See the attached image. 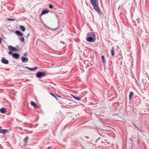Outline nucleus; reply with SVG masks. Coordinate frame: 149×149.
<instances>
[{
    "label": "nucleus",
    "instance_id": "nucleus-1",
    "mask_svg": "<svg viewBox=\"0 0 149 149\" xmlns=\"http://www.w3.org/2000/svg\"><path fill=\"white\" fill-rule=\"evenodd\" d=\"M90 0L91 4L93 6V9L100 14V9L99 6L98 0Z\"/></svg>",
    "mask_w": 149,
    "mask_h": 149
},
{
    "label": "nucleus",
    "instance_id": "nucleus-2",
    "mask_svg": "<svg viewBox=\"0 0 149 149\" xmlns=\"http://www.w3.org/2000/svg\"><path fill=\"white\" fill-rule=\"evenodd\" d=\"M46 76L45 72H39L37 73L36 76L37 78H41Z\"/></svg>",
    "mask_w": 149,
    "mask_h": 149
},
{
    "label": "nucleus",
    "instance_id": "nucleus-3",
    "mask_svg": "<svg viewBox=\"0 0 149 149\" xmlns=\"http://www.w3.org/2000/svg\"><path fill=\"white\" fill-rule=\"evenodd\" d=\"M86 40L87 41L90 42H94L95 41L96 38L91 37H87L86 38Z\"/></svg>",
    "mask_w": 149,
    "mask_h": 149
},
{
    "label": "nucleus",
    "instance_id": "nucleus-4",
    "mask_svg": "<svg viewBox=\"0 0 149 149\" xmlns=\"http://www.w3.org/2000/svg\"><path fill=\"white\" fill-rule=\"evenodd\" d=\"M95 34L93 32H88L86 34L87 37H91L95 38Z\"/></svg>",
    "mask_w": 149,
    "mask_h": 149
},
{
    "label": "nucleus",
    "instance_id": "nucleus-5",
    "mask_svg": "<svg viewBox=\"0 0 149 149\" xmlns=\"http://www.w3.org/2000/svg\"><path fill=\"white\" fill-rule=\"evenodd\" d=\"M8 48L11 51H17V49L11 45H9Z\"/></svg>",
    "mask_w": 149,
    "mask_h": 149
},
{
    "label": "nucleus",
    "instance_id": "nucleus-6",
    "mask_svg": "<svg viewBox=\"0 0 149 149\" xmlns=\"http://www.w3.org/2000/svg\"><path fill=\"white\" fill-rule=\"evenodd\" d=\"M21 58L22 59V62L27 63L28 61V59L27 57H23V56H22L21 57Z\"/></svg>",
    "mask_w": 149,
    "mask_h": 149
},
{
    "label": "nucleus",
    "instance_id": "nucleus-7",
    "mask_svg": "<svg viewBox=\"0 0 149 149\" xmlns=\"http://www.w3.org/2000/svg\"><path fill=\"white\" fill-rule=\"evenodd\" d=\"M1 62L5 64H8L9 63L8 61L6 59H5L4 58H3L1 59Z\"/></svg>",
    "mask_w": 149,
    "mask_h": 149
},
{
    "label": "nucleus",
    "instance_id": "nucleus-8",
    "mask_svg": "<svg viewBox=\"0 0 149 149\" xmlns=\"http://www.w3.org/2000/svg\"><path fill=\"white\" fill-rule=\"evenodd\" d=\"M15 34L19 36H22L23 35V33L21 31L18 30H17L15 31Z\"/></svg>",
    "mask_w": 149,
    "mask_h": 149
},
{
    "label": "nucleus",
    "instance_id": "nucleus-9",
    "mask_svg": "<svg viewBox=\"0 0 149 149\" xmlns=\"http://www.w3.org/2000/svg\"><path fill=\"white\" fill-rule=\"evenodd\" d=\"M19 55L18 54H13L12 57L16 59H18L19 57Z\"/></svg>",
    "mask_w": 149,
    "mask_h": 149
},
{
    "label": "nucleus",
    "instance_id": "nucleus-10",
    "mask_svg": "<svg viewBox=\"0 0 149 149\" xmlns=\"http://www.w3.org/2000/svg\"><path fill=\"white\" fill-rule=\"evenodd\" d=\"M49 12V10H45L42 11V12L40 14V15L42 16V15H44L46 14H47Z\"/></svg>",
    "mask_w": 149,
    "mask_h": 149
},
{
    "label": "nucleus",
    "instance_id": "nucleus-11",
    "mask_svg": "<svg viewBox=\"0 0 149 149\" xmlns=\"http://www.w3.org/2000/svg\"><path fill=\"white\" fill-rule=\"evenodd\" d=\"M25 68H27V69L31 71H34L36 70L38 68V67H33L32 68H30L28 67H25Z\"/></svg>",
    "mask_w": 149,
    "mask_h": 149
},
{
    "label": "nucleus",
    "instance_id": "nucleus-12",
    "mask_svg": "<svg viewBox=\"0 0 149 149\" xmlns=\"http://www.w3.org/2000/svg\"><path fill=\"white\" fill-rule=\"evenodd\" d=\"M31 104L33 106V107L34 108H38V106L36 105V104L35 103V102L33 101H31Z\"/></svg>",
    "mask_w": 149,
    "mask_h": 149
},
{
    "label": "nucleus",
    "instance_id": "nucleus-13",
    "mask_svg": "<svg viewBox=\"0 0 149 149\" xmlns=\"http://www.w3.org/2000/svg\"><path fill=\"white\" fill-rule=\"evenodd\" d=\"M8 130L6 129H0V133L5 134L6 133Z\"/></svg>",
    "mask_w": 149,
    "mask_h": 149
},
{
    "label": "nucleus",
    "instance_id": "nucleus-14",
    "mask_svg": "<svg viewBox=\"0 0 149 149\" xmlns=\"http://www.w3.org/2000/svg\"><path fill=\"white\" fill-rule=\"evenodd\" d=\"M111 53L112 56L113 57L114 56L115 53L114 52V47H112V49L111 51Z\"/></svg>",
    "mask_w": 149,
    "mask_h": 149
},
{
    "label": "nucleus",
    "instance_id": "nucleus-15",
    "mask_svg": "<svg viewBox=\"0 0 149 149\" xmlns=\"http://www.w3.org/2000/svg\"><path fill=\"white\" fill-rule=\"evenodd\" d=\"M133 95V93L132 92H130V93L129 95V99L130 100H131L132 98V96Z\"/></svg>",
    "mask_w": 149,
    "mask_h": 149
},
{
    "label": "nucleus",
    "instance_id": "nucleus-16",
    "mask_svg": "<svg viewBox=\"0 0 149 149\" xmlns=\"http://www.w3.org/2000/svg\"><path fill=\"white\" fill-rule=\"evenodd\" d=\"M0 112L2 113H5L6 111L5 110V108H1L0 109Z\"/></svg>",
    "mask_w": 149,
    "mask_h": 149
},
{
    "label": "nucleus",
    "instance_id": "nucleus-17",
    "mask_svg": "<svg viewBox=\"0 0 149 149\" xmlns=\"http://www.w3.org/2000/svg\"><path fill=\"white\" fill-rule=\"evenodd\" d=\"M20 28L21 29V30L23 31H24L25 30V27L22 25L21 26H20Z\"/></svg>",
    "mask_w": 149,
    "mask_h": 149
},
{
    "label": "nucleus",
    "instance_id": "nucleus-18",
    "mask_svg": "<svg viewBox=\"0 0 149 149\" xmlns=\"http://www.w3.org/2000/svg\"><path fill=\"white\" fill-rule=\"evenodd\" d=\"M102 59V62L104 63H105V61L104 59V57L103 55H102L101 56Z\"/></svg>",
    "mask_w": 149,
    "mask_h": 149
},
{
    "label": "nucleus",
    "instance_id": "nucleus-19",
    "mask_svg": "<svg viewBox=\"0 0 149 149\" xmlns=\"http://www.w3.org/2000/svg\"><path fill=\"white\" fill-rule=\"evenodd\" d=\"M72 96L73 97V98L75 99L76 100H80V99L78 97H75L73 95H72Z\"/></svg>",
    "mask_w": 149,
    "mask_h": 149
},
{
    "label": "nucleus",
    "instance_id": "nucleus-20",
    "mask_svg": "<svg viewBox=\"0 0 149 149\" xmlns=\"http://www.w3.org/2000/svg\"><path fill=\"white\" fill-rule=\"evenodd\" d=\"M28 136H26L24 139V141L26 142H27L28 140Z\"/></svg>",
    "mask_w": 149,
    "mask_h": 149
},
{
    "label": "nucleus",
    "instance_id": "nucleus-21",
    "mask_svg": "<svg viewBox=\"0 0 149 149\" xmlns=\"http://www.w3.org/2000/svg\"><path fill=\"white\" fill-rule=\"evenodd\" d=\"M20 40L22 42H24L25 41V39L23 37H21L20 38Z\"/></svg>",
    "mask_w": 149,
    "mask_h": 149
},
{
    "label": "nucleus",
    "instance_id": "nucleus-22",
    "mask_svg": "<svg viewBox=\"0 0 149 149\" xmlns=\"http://www.w3.org/2000/svg\"><path fill=\"white\" fill-rule=\"evenodd\" d=\"M7 20L9 21H14L15 20L14 19L12 18L8 19Z\"/></svg>",
    "mask_w": 149,
    "mask_h": 149
},
{
    "label": "nucleus",
    "instance_id": "nucleus-23",
    "mask_svg": "<svg viewBox=\"0 0 149 149\" xmlns=\"http://www.w3.org/2000/svg\"><path fill=\"white\" fill-rule=\"evenodd\" d=\"M54 6L51 4H49V7L51 9H52L53 8Z\"/></svg>",
    "mask_w": 149,
    "mask_h": 149
},
{
    "label": "nucleus",
    "instance_id": "nucleus-24",
    "mask_svg": "<svg viewBox=\"0 0 149 149\" xmlns=\"http://www.w3.org/2000/svg\"><path fill=\"white\" fill-rule=\"evenodd\" d=\"M8 54H9V55H12V56H13V54L12 53V52L11 51H9V52H8Z\"/></svg>",
    "mask_w": 149,
    "mask_h": 149
},
{
    "label": "nucleus",
    "instance_id": "nucleus-25",
    "mask_svg": "<svg viewBox=\"0 0 149 149\" xmlns=\"http://www.w3.org/2000/svg\"><path fill=\"white\" fill-rule=\"evenodd\" d=\"M56 96L59 97H61L58 95H54V96H53L56 98Z\"/></svg>",
    "mask_w": 149,
    "mask_h": 149
},
{
    "label": "nucleus",
    "instance_id": "nucleus-26",
    "mask_svg": "<svg viewBox=\"0 0 149 149\" xmlns=\"http://www.w3.org/2000/svg\"><path fill=\"white\" fill-rule=\"evenodd\" d=\"M139 18H137V22L138 23H139Z\"/></svg>",
    "mask_w": 149,
    "mask_h": 149
},
{
    "label": "nucleus",
    "instance_id": "nucleus-27",
    "mask_svg": "<svg viewBox=\"0 0 149 149\" xmlns=\"http://www.w3.org/2000/svg\"><path fill=\"white\" fill-rule=\"evenodd\" d=\"M51 148V146L48 147L47 148H45V149H50Z\"/></svg>",
    "mask_w": 149,
    "mask_h": 149
},
{
    "label": "nucleus",
    "instance_id": "nucleus-28",
    "mask_svg": "<svg viewBox=\"0 0 149 149\" xmlns=\"http://www.w3.org/2000/svg\"><path fill=\"white\" fill-rule=\"evenodd\" d=\"M2 40V38H0V44L1 43Z\"/></svg>",
    "mask_w": 149,
    "mask_h": 149
},
{
    "label": "nucleus",
    "instance_id": "nucleus-29",
    "mask_svg": "<svg viewBox=\"0 0 149 149\" xmlns=\"http://www.w3.org/2000/svg\"><path fill=\"white\" fill-rule=\"evenodd\" d=\"M27 54L26 53H25L24 54V55L25 56H27Z\"/></svg>",
    "mask_w": 149,
    "mask_h": 149
},
{
    "label": "nucleus",
    "instance_id": "nucleus-30",
    "mask_svg": "<svg viewBox=\"0 0 149 149\" xmlns=\"http://www.w3.org/2000/svg\"><path fill=\"white\" fill-rule=\"evenodd\" d=\"M50 94L52 95V96H54V95L53 93H50Z\"/></svg>",
    "mask_w": 149,
    "mask_h": 149
},
{
    "label": "nucleus",
    "instance_id": "nucleus-31",
    "mask_svg": "<svg viewBox=\"0 0 149 149\" xmlns=\"http://www.w3.org/2000/svg\"><path fill=\"white\" fill-rule=\"evenodd\" d=\"M137 129L138 130H140L139 128V127H137Z\"/></svg>",
    "mask_w": 149,
    "mask_h": 149
},
{
    "label": "nucleus",
    "instance_id": "nucleus-32",
    "mask_svg": "<svg viewBox=\"0 0 149 149\" xmlns=\"http://www.w3.org/2000/svg\"><path fill=\"white\" fill-rule=\"evenodd\" d=\"M135 125V127L137 128V127H138L137 126H136V125Z\"/></svg>",
    "mask_w": 149,
    "mask_h": 149
},
{
    "label": "nucleus",
    "instance_id": "nucleus-33",
    "mask_svg": "<svg viewBox=\"0 0 149 149\" xmlns=\"http://www.w3.org/2000/svg\"><path fill=\"white\" fill-rule=\"evenodd\" d=\"M148 106L149 107V104L148 105Z\"/></svg>",
    "mask_w": 149,
    "mask_h": 149
},
{
    "label": "nucleus",
    "instance_id": "nucleus-34",
    "mask_svg": "<svg viewBox=\"0 0 149 149\" xmlns=\"http://www.w3.org/2000/svg\"><path fill=\"white\" fill-rule=\"evenodd\" d=\"M148 110L149 111V109H148Z\"/></svg>",
    "mask_w": 149,
    "mask_h": 149
}]
</instances>
